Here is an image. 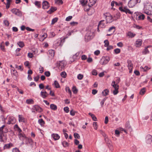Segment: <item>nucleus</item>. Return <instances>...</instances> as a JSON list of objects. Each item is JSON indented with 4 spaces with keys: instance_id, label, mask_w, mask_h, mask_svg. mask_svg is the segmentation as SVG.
Here are the masks:
<instances>
[{
    "instance_id": "1",
    "label": "nucleus",
    "mask_w": 152,
    "mask_h": 152,
    "mask_svg": "<svg viewBox=\"0 0 152 152\" xmlns=\"http://www.w3.org/2000/svg\"><path fill=\"white\" fill-rule=\"evenodd\" d=\"M144 10L145 13L147 15H152V5L149 2L145 4L144 8Z\"/></svg>"
},
{
    "instance_id": "2",
    "label": "nucleus",
    "mask_w": 152,
    "mask_h": 152,
    "mask_svg": "<svg viewBox=\"0 0 152 152\" xmlns=\"http://www.w3.org/2000/svg\"><path fill=\"white\" fill-rule=\"evenodd\" d=\"M103 17L106 20L107 23L112 22L113 20V17L109 13H106L103 14Z\"/></svg>"
},
{
    "instance_id": "3",
    "label": "nucleus",
    "mask_w": 152,
    "mask_h": 152,
    "mask_svg": "<svg viewBox=\"0 0 152 152\" xmlns=\"http://www.w3.org/2000/svg\"><path fill=\"white\" fill-rule=\"evenodd\" d=\"M5 126L3 125L0 127V139L1 142H4L6 140L5 137L3 135V130Z\"/></svg>"
},
{
    "instance_id": "4",
    "label": "nucleus",
    "mask_w": 152,
    "mask_h": 152,
    "mask_svg": "<svg viewBox=\"0 0 152 152\" xmlns=\"http://www.w3.org/2000/svg\"><path fill=\"white\" fill-rule=\"evenodd\" d=\"M111 86L115 89V90L113 91V94L114 95L117 94L118 93V89L119 88V86L117 84L115 83V81L112 82Z\"/></svg>"
},
{
    "instance_id": "5",
    "label": "nucleus",
    "mask_w": 152,
    "mask_h": 152,
    "mask_svg": "<svg viewBox=\"0 0 152 152\" xmlns=\"http://www.w3.org/2000/svg\"><path fill=\"white\" fill-rule=\"evenodd\" d=\"M110 58L109 56L103 57L100 61V63L101 64H106L110 61Z\"/></svg>"
},
{
    "instance_id": "6",
    "label": "nucleus",
    "mask_w": 152,
    "mask_h": 152,
    "mask_svg": "<svg viewBox=\"0 0 152 152\" xmlns=\"http://www.w3.org/2000/svg\"><path fill=\"white\" fill-rule=\"evenodd\" d=\"M140 2V0H130L128 3V6L130 7H133L137 3Z\"/></svg>"
},
{
    "instance_id": "7",
    "label": "nucleus",
    "mask_w": 152,
    "mask_h": 152,
    "mask_svg": "<svg viewBox=\"0 0 152 152\" xmlns=\"http://www.w3.org/2000/svg\"><path fill=\"white\" fill-rule=\"evenodd\" d=\"M18 137L20 139V140H22V143L23 144H24V140H28L29 141H31V140L25 136V135L23 134H18Z\"/></svg>"
},
{
    "instance_id": "8",
    "label": "nucleus",
    "mask_w": 152,
    "mask_h": 152,
    "mask_svg": "<svg viewBox=\"0 0 152 152\" xmlns=\"http://www.w3.org/2000/svg\"><path fill=\"white\" fill-rule=\"evenodd\" d=\"M32 112L33 113H35L36 111L38 112H41L42 111V108L39 106L37 105H35L33 106L31 109Z\"/></svg>"
},
{
    "instance_id": "9",
    "label": "nucleus",
    "mask_w": 152,
    "mask_h": 152,
    "mask_svg": "<svg viewBox=\"0 0 152 152\" xmlns=\"http://www.w3.org/2000/svg\"><path fill=\"white\" fill-rule=\"evenodd\" d=\"M119 10L121 12H125L126 14L129 13L132 14L133 12H131L130 10L128 9L127 7H125L123 8L122 7H120L119 8Z\"/></svg>"
},
{
    "instance_id": "10",
    "label": "nucleus",
    "mask_w": 152,
    "mask_h": 152,
    "mask_svg": "<svg viewBox=\"0 0 152 152\" xmlns=\"http://www.w3.org/2000/svg\"><path fill=\"white\" fill-rule=\"evenodd\" d=\"M12 12L15 14L16 15L18 16H21L22 15L21 12L19 11V10L17 9H13L11 10Z\"/></svg>"
},
{
    "instance_id": "11",
    "label": "nucleus",
    "mask_w": 152,
    "mask_h": 152,
    "mask_svg": "<svg viewBox=\"0 0 152 152\" xmlns=\"http://www.w3.org/2000/svg\"><path fill=\"white\" fill-rule=\"evenodd\" d=\"M15 123V118L13 116H10L9 118L8 121L7 122L8 124H14Z\"/></svg>"
},
{
    "instance_id": "12",
    "label": "nucleus",
    "mask_w": 152,
    "mask_h": 152,
    "mask_svg": "<svg viewBox=\"0 0 152 152\" xmlns=\"http://www.w3.org/2000/svg\"><path fill=\"white\" fill-rule=\"evenodd\" d=\"M152 141V136L150 135H147L146 137V142L148 144H150Z\"/></svg>"
},
{
    "instance_id": "13",
    "label": "nucleus",
    "mask_w": 152,
    "mask_h": 152,
    "mask_svg": "<svg viewBox=\"0 0 152 152\" xmlns=\"http://www.w3.org/2000/svg\"><path fill=\"white\" fill-rule=\"evenodd\" d=\"M42 8L44 9H48L49 7V3L46 1H43L42 3Z\"/></svg>"
},
{
    "instance_id": "14",
    "label": "nucleus",
    "mask_w": 152,
    "mask_h": 152,
    "mask_svg": "<svg viewBox=\"0 0 152 152\" xmlns=\"http://www.w3.org/2000/svg\"><path fill=\"white\" fill-rule=\"evenodd\" d=\"M104 21V20H101L99 22L98 25V28L97 29V31L98 32L99 31V27L102 28L105 27V24L103 22Z\"/></svg>"
},
{
    "instance_id": "15",
    "label": "nucleus",
    "mask_w": 152,
    "mask_h": 152,
    "mask_svg": "<svg viewBox=\"0 0 152 152\" xmlns=\"http://www.w3.org/2000/svg\"><path fill=\"white\" fill-rule=\"evenodd\" d=\"M151 46H148L147 47H145V49L142 51V53L143 54L145 55L149 53V51L148 49V48L151 47Z\"/></svg>"
},
{
    "instance_id": "16",
    "label": "nucleus",
    "mask_w": 152,
    "mask_h": 152,
    "mask_svg": "<svg viewBox=\"0 0 152 152\" xmlns=\"http://www.w3.org/2000/svg\"><path fill=\"white\" fill-rule=\"evenodd\" d=\"M52 137L55 140H58L60 137L59 136L56 134H52Z\"/></svg>"
},
{
    "instance_id": "17",
    "label": "nucleus",
    "mask_w": 152,
    "mask_h": 152,
    "mask_svg": "<svg viewBox=\"0 0 152 152\" xmlns=\"http://www.w3.org/2000/svg\"><path fill=\"white\" fill-rule=\"evenodd\" d=\"M145 15L144 14H141L137 16L136 19L138 20H143L145 18Z\"/></svg>"
},
{
    "instance_id": "18",
    "label": "nucleus",
    "mask_w": 152,
    "mask_h": 152,
    "mask_svg": "<svg viewBox=\"0 0 152 152\" xmlns=\"http://www.w3.org/2000/svg\"><path fill=\"white\" fill-rule=\"evenodd\" d=\"M142 44V40L141 39H139L136 41L135 45L136 47H139L141 46Z\"/></svg>"
},
{
    "instance_id": "19",
    "label": "nucleus",
    "mask_w": 152,
    "mask_h": 152,
    "mask_svg": "<svg viewBox=\"0 0 152 152\" xmlns=\"http://www.w3.org/2000/svg\"><path fill=\"white\" fill-rule=\"evenodd\" d=\"M41 96L43 98L46 97L48 95V94L45 91H41Z\"/></svg>"
},
{
    "instance_id": "20",
    "label": "nucleus",
    "mask_w": 152,
    "mask_h": 152,
    "mask_svg": "<svg viewBox=\"0 0 152 152\" xmlns=\"http://www.w3.org/2000/svg\"><path fill=\"white\" fill-rule=\"evenodd\" d=\"M63 40V42H64V39H63L62 40L60 38L59 39H58L57 44H56V45L58 46H60L61 47L62 45V44H61V43L62 42V41Z\"/></svg>"
},
{
    "instance_id": "21",
    "label": "nucleus",
    "mask_w": 152,
    "mask_h": 152,
    "mask_svg": "<svg viewBox=\"0 0 152 152\" xmlns=\"http://www.w3.org/2000/svg\"><path fill=\"white\" fill-rule=\"evenodd\" d=\"M96 0H89V2L88 4L89 6V7H91L94 5L95 4Z\"/></svg>"
},
{
    "instance_id": "22",
    "label": "nucleus",
    "mask_w": 152,
    "mask_h": 152,
    "mask_svg": "<svg viewBox=\"0 0 152 152\" xmlns=\"http://www.w3.org/2000/svg\"><path fill=\"white\" fill-rule=\"evenodd\" d=\"M109 91L107 89L104 90L102 92V94L104 96H106L108 95Z\"/></svg>"
},
{
    "instance_id": "23",
    "label": "nucleus",
    "mask_w": 152,
    "mask_h": 152,
    "mask_svg": "<svg viewBox=\"0 0 152 152\" xmlns=\"http://www.w3.org/2000/svg\"><path fill=\"white\" fill-rule=\"evenodd\" d=\"M50 108L52 110H56L57 109V106L53 104H51L50 105Z\"/></svg>"
},
{
    "instance_id": "24",
    "label": "nucleus",
    "mask_w": 152,
    "mask_h": 152,
    "mask_svg": "<svg viewBox=\"0 0 152 152\" xmlns=\"http://www.w3.org/2000/svg\"><path fill=\"white\" fill-rule=\"evenodd\" d=\"M19 122H24L25 118L22 115H19Z\"/></svg>"
},
{
    "instance_id": "25",
    "label": "nucleus",
    "mask_w": 152,
    "mask_h": 152,
    "mask_svg": "<svg viewBox=\"0 0 152 152\" xmlns=\"http://www.w3.org/2000/svg\"><path fill=\"white\" fill-rule=\"evenodd\" d=\"M88 114L91 116L92 119L94 121H97V120L96 117L95 116V115L94 114L91 113H88Z\"/></svg>"
},
{
    "instance_id": "26",
    "label": "nucleus",
    "mask_w": 152,
    "mask_h": 152,
    "mask_svg": "<svg viewBox=\"0 0 152 152\" xmlns=\"http://www.w3.org/2000/svg\"><path fill=\"white\" fill-rule=\"evenodd\" d=\"M128 67L129 69H131L132 68V62L130 61H128Z\"/></svg>"
},
{
    "instance_id": "27",
    "label": "nucleus",
    "mask_w": 152,
    "mask_h": 152,
    "mask_svg": "<svg viewBox=\"0 0 152 152\" xmlns=\"http://www.w3.org/2000/svg\"><path fill=\"white\" fill-rule=\"evenodd\" d=\"M127 35L130 37L132 38L135 36V34H133L130 31H129L128 32Z\"/></svg>"
},
{
    "instance_id": "28",
    "label": "nucleus",
    "mask_w": 152,
    "mask_h": 152,
    "mask_svg": "<svg viewBox=\"0 0 152 152\" xmlns=\"http://www.w3.org/2000/svg\"><path fill=\"white\" fill-rule=\"evenodd\" d=\"M11 73L12 75H13L14 76H15V77H17L18 75L17 71L15 70L14 69H12L11 71Z\"/></svg>"
},
{
    "instance_id": "29",
    "label": "nucleus",
    "mask_w": 152,
    "mask_h": 152,
    "mask_svg": "<svg viewBox=\"0 0 152 152\" xmlns=\"http://www.w3.org/2000/svg\"><path fill=\"white\" fill-rule=\"evenodd\" d=\"M38 122L41 126H44V124H45V121L42 119H39L38 120Z\"/></svg>"
},
{
    "instance_id": "30",
    "label": "nucleus",
    "mask_w": 152,
    "mask_h": 152,
    "mask_svg": "<svg viewBox=\"0 0 152 152\" xmlns=\"http://www.w3.org/2000/svg\"><path fill=\"white\" fill-rule=\"evenodd\" d=\"M108 31H111L113 33L115 31V27L114 26H112L109 29Z\"/></svg>"
},
{
    "instance_id": "31",
    "label": "nucleus",
    "mask_w": 152,
    "mask_h": 152,
    "mask_svg": "<svg viewBox=\"0 0 152 152\" xmlns=\"http://www.w3.org/2000/svg\"><path fill=\"white\" fill-rule=\"evenodd\" d=\"M140 68L141 69H143V71L144 72H146L147 70L150 69V68H149L147 66H145L144 68H143L142 66H140Z\"/></svg>"
},
{
    "instance_id": "32",
    "label": "nucleus",
    "mask_w": 152,
    "mask_h": 152,
    "mask_svg": "<svg viewBox=\"0 0 152 152\" xmlns=\"http://www.w3.org/2000/svg\"><path fill=\"white\" fill-rule=\"evenodd\" d=\"M56 10V8L51 7L50 10L48 11L47 12L49 13H51Z\"/></svg>"
},
{
    "instance_id": "33",
    "label": "nucleus",
    "mask_w": 152,
    "mask_h": 152,
    "mask_svg": "<svg viewBox=\"0 0 152 152\" xmlns=\"http://www.w3.org/2000/svg\"><path fill=\"white\" fill-rule=\"evenodd\" d=\"M26 102L28 104H31L34 103V101L31 99H29L26 100Z\"/></svg>"
},
{
    "instance_id": "34",
    "label": "nucleus",
    "mask_w": 152,
    "mask_h": 152,
    "mask_svg": "<svg viewBox=\"0 0 152 152\" xmlns=\"http://www.w3.org/2000/svg\"><path fill=\"white\" fill-rule=\"evenodd\" d=\"M17 44L20 48H23L24 46L23 42L22 41H20L18 42Z\"/></svg>"
},
{
    "instance_id": "35",
    "label": "nucleus",
    "mask_w": 152,
    "mask_h": 152,
    "mask_svg": "<svg viewBox=\"0 0 152 152\" xmlns=\"http://www.w3.org/2000/svg\"><path fill=\"white\" fill-rule=\"evenodd\" d=\"M12 144L11 143L5 144L4 147V149L9 148L10 147V145Z\"/></svg>"
},
{
    "instance_id": "36",
    "label": "nucleus",
    "mask_w": 152,
    "mask_h": 152,
    "mask_svg": "<svg viewBox=\"0 0 152 152\" xmlns=\"http://www.w3.org/2000/svg\"><path fill=\"white\" fill-rule=\"evenodd\" d=\"M85 0H80V3L83 6H84L88 2L87 1H86L85 2Z\"/></svg>"
},
{
    "instance_id": "37",
    "label": "nucleus",
    "mask_w": 152,
    "mask_h": 152,
    "mask_svg": "<svg viewBox=\"0 0 152 152\" xmlns=\"http://www.w3.org/2000/svg\"><path fill=\"white\" fill-rule=\"evenodd\" d=\"M4 42H2L0 45V48L1 50L4 52L5 51V50L4 48V46L2 44L4 43Z\"/></svg>"
},
{
    "instance_id": "38",
    "label": "nucleus",
    "mask_w": 152,
    "mask_h": 152,
    "mask_svg": "<svg viewBox=\"0 0 152 152\" xmlns=\"http://www.w3.org/2000/svg\"><path fill=\"white\" fill-rule=\"evenodd\" d=\"M145 92V88H143L141 90L140 92V94L141 95H143V94H144Z\"/></svg>"
},
{
    "instance_id": "39",
    "label": "nucleus",
    "mask_w": 152,
    "mask_h": 152,
    "mask_svg": "<svg viewBox=\"0 0 152 152\" xmlns=\"http://www.w3.org/2000/svg\"><path fill=\"white\" fill-rule=\"evenodd\" d=\"M61 76L64 78H66V74L65 72H61L60 74Z\"/></svg>"
},
{
    "instance_id": "40",
    "label": "nucleus",
    "mask_w": 152,
    "mask_h": 152,
    "mask_svg": "<svg viewBox=\"0 0 152 152\" xmlns=\"http://www.w3.org/2000/svg\"><path fill=\"white\" fill-rule=\"evenodd\" d=\"M54 85L55 87L57 88L60 87V86L58 82L56 81H55L54 83Z\"/></svg>"
},
{
    "instance_id": "41",
    "label": "nucleus",
    "mask_w": 152,
    "mask_h": 152,
    "mask_svg": "<svg viewBox=\"0 0 152 152\" xmlns=\"http://www.w3.org/2000/svg\"><path fill=\"white\" fill-rule=\"evenodd\" d=\"M58 20V18H55L53 19L52 21L51 24H54L55 23H56V22H57Z\"/></svg>"
},
{
    "instance_id": "42",
    "label": "nucleus",
    "mask_w": 152,
    "mask_h": 152,
    "mask_svg": "<svg viewBox=\"0 0 152 152\" xmlns=\"http://www.w3.org/2000/svg\"><path fill=\"white\" fill-rule=\"evenodd\" d=\"M114 52L116 54H117L120 53L121 50L120 49L117 48L114 50Z\"/></svg>"
},
{
    "instance_id": "43",
    "label": "nucleus",
    "mask_w": 152,
    "mask_h": 152,
    "mask_svg": "<svg viewBox=\"0 0 152 152\" xmlns=\"http://www.w3.org/2000/svg\"><path fill=\"white\" fill-rule=\"evenodd\" d=\"M35 4L37 6L38 8H40L41 7L40 3L39 2L36 1L35 2Z\"/></svg>"
},
{
    "instance_id": "44",
    "label": "nucleus",
    "mask_w": 152,
    "mask_h": 152,
    "mask_svg": "<svg viewBox=\"0 0 152 152\" xmlns=\"http://www.w3.org/2000/svg\"><path fill=\"white\" fill-rule=\"evenodd\" d=\"M74 136L75 138L80 139V135L77 133H75L74 134Z\"/></svg>"
},
{
    "instance_id": "45",
    "label": "nucleus",
    "mask_w": 152,
    "mask_h": 152,
    "mask_svg": "<svg viewBox=\"0 0 152 152\" xmlns=\"http://www.w3.org/2000/svg\"><path fill=\"white\" fill-rule=\"evenodd\" d=\"M55 2L59 4H62L63 3L62 0H55Z\"/></svg>"
},
{
    "instance_id": "46",
    "label": "nucleus",
    "mask_w": 152,
    "mask_h": 152,
    "mask_svg": "<svg viewBox=\"0 0 152 152\" xmlns=\"http://www.w3.org/2000/svg\"><path fill=\"white\" fill-rule=\"evenodd\" d=\"M15 67L16 68H17L18 70L22 71L23 69V68H22V66H18V65L16 64L15 65Z\"/></svg>"
},
{
    "instance_id": "47",
    "label": "nucleus",
    "mask_w": 152,
    "mask_h": 152,
    "mask_svg": "<svg viewBox=\"0 0 152 152\" xmlns=\"http://www.w3.org/2000/svg\"><path fill=\"white\" fill-rule=\"evenodd\" d=\"M72 91L74 93L76 94L77 92V90L75 86L72 87Z\"/></svg>"
},
{
    "instance_id": "48",
    "label": "nucleus",
    "mask_w": 152,
    "mask_h": 152,
    "mask_svg": "<svg viewBox=\"0 0 152 152\" xmlns=\"http://www.w3.org/2000/svg\"><path fill=\"white\" fill-rule=\"evenodd\" d=\"M83 75L81 74H79L77 76V78L78 79L81 80L83 79Z\"/></svg>"
},
{
    "instance_id": "49",
    "label": "nucleus",
    "mask_w": 152,
    "mask_h": 152,
    "mask_svg": "<svg viewBox=\"0 0 152 152\" xmlns=\"http://www.w3.org/2000/svg\"><path fill=\"white\" fill-rule=\"evenodd\" d=\"M104 46L105 47L108 46L109 45V42L107 40H106L104 41Z\"/></svg>"
},
{
    "instance_id": "50",
    "label": "nucleus",
    "mask_w": 152,
    "mask_h": 152,
    "mask_svg": "<svg viewBox=\"0 0 152 152\" xmlns=\"http://www.w3.org/2000/svg\"><path fill=\"white\" fill-rule=\"evenodd\" d=\"M76 113V111H74L73 110H70V113L71 115L73 116L75 115V113Z\"/></svg>"
},
{
    "instance_id": "51",
    "label": "nucleus",
    "mask_w": 152,
    "mask_h": 152,
    "mask_svg": "<svg viewBox=\"0 0 152 152\" xmlns=\"http://www.w3.org/2000/svg\"><path fill=\"white\" fill-rule=\"evenodd\" d=\"M62 145L64 147H66L68 145V143L65 141H64L62 142Z\"/></svg>"
},
{
    "instance_id": "52",
    "label": "nucleus",
    "mask_w": 152,
    "mask_h": 152,
    "mask_svg": "<svg viewBox=\"0 0 152 152\" xmlns=\"http://www.w3.org/2000/svg\"><path fill=\"white\" fill-rule=\"evenodd\" d=\"M4 23L5 26H8L9 25V23L8 21L5 20L4 21Z\"/></svg>"
},
{
    "instance_id": "53",
    "label": "nucleus",
    "mask_w": 152,
    "mask_h": 152,
    "mask_svg": "<svg viewBox=\"0 0 152 152\" xmlns=\"http://www.w3.org/2000/svg\"><path fill=\"white\" fill-rule=\"evenodd\" d=\"M64 110L66 113H68L69 111V107H64Z\"/></svg>"
},
{
    "instance_id": "54",
    "label": "nucleus",
    "mask_w": 152,
    "mask_h": 152,
    "mask_svg": "<svg viewBox=\"0 0 152 152\" xmlns=\"http://www.w3.org/2000/svg\"><path fill=\"white\" fill-rule=\"evenodd\" d=\"M93 126L94 127V129L96 130L97 129V123L96 122H94L93 124Z\"/></svg>"
},
{
    "instance_id": "55",
    "label": "nucleus",
    "mask_w": 152,
    "mask_h": 152,
    "mask_svg": "<svg viewBox=\"0 0 152 152\" xmlns=\"http://www.w3.org/2000/svg\"><path fill=\"white\" fill-rule=\"evenodd\" d=\"M72 17L71 16H69L68 17H67L66 19V21H70L72 18Z\"/></svg>"
},
{
    "instance_id": "56",
    "label": "nucleus",
    "mask_w": 152,
    "mask_h": 152,
    "mask_svg": "<svg viewBox=\"0 0 152 152\" xmlns=\"http://www.w3.org/2000/svg\"><path fill=\"white\" fill-rule=\"evenodd\" d=\"M92 74L93 75H96L97 74V71L95 70H93L92 72Z\"/></svg>"
},
{
    "instance_id": "57",
    "label": "nucleus",
    "mask_w": 152,
    "mask_h": 152,
    "mask_svg": "<svg viewBox=\"0 0 152 152\" xmlns=\"http://www.w3.org/2000/svg\"><path fill=\"white\" fill-rule=\"evenodd\" d=\"M45 75L47 77H49L50 75V73L49 71L45 72Z\"/></svg>"
},
{
    "instance_id": "58",
    "label": "nucleus",
    "mask_w": 152,
    "mask_h": 152,
    "mask_svg": "<svg viewBox=\"0 0 152 152\" xmlns=\"http://www.w3.org/2000/svg\"><path fill=\"white\" fill-rule=\"evenodd\" d=\"M39 72L41 73H42L44 71V68L41 66L39 68Z\"/></svg>"
},
{
    "instance_id": "59",
    "label": "nucleus",
    "mask_w": 152,
    "mask_h": 152,
    "mask_svg": "<svg viewBox=\"0 0 152 152\" xmlns=\"http://www.w3.org/2000/svg\"><path fill=\"white\" fill-rule=\"evenodd\" d=\"M77 24H78V23L77 22H74V21L72 22H71L70 23V25H72V26H75V25H77Z\"/></svg>"
},
{
    "instance_id": "60",
    "label": "nucleus",
    "mask_w": 152,
    "mask_h": 152,
    "mask_svg": "<svg viewBox=\"0 0 152 152\" xmlns=\"http://www.w3.org/2000/svg\"><path fill=\"white\" fill-rule=\"evenodd\" d=\"M26 29L27 30L29 31H34V29H31L29 27H27L26 28Z\"/></svg>"
},
{
    "instance_id": "61",
    "label": "nucleus",
    "mask_w": 152,
    "mask_h": 152,
    "mask_svg": "<svg viewBox=\"0 0 152 152\" xmlns=\"http://www.w3.org/2000/svg\"><path fill=\"white\" fill-rule=\"evenodd\" d=\"M117 46L120 47H122L123 46V44L121 42H119L117 44Z\"/></svg>"
},
{
    "instance_id": "62",
    "label": "nucleus",
    "mask_w": 152,
    "mask_h": 152,
    "mask_svg": "<svg viewBox=\"0 0 152 152\" xmlns=\"http://www.w3.org/2000/svg\"><path fill=\"white\" fill-rule=\"evenodd\" d=\"M108 122V117L107 116H106L105 117V121H104V123L107 124Z\"/></svg>"
},
{
    "instance_id": "63",
    "label": "nucleus",
    "mask_w": 152,
    "mask_h": 152,
    "mask_svg": "<svg viewBox=\"0 0 152 152\" xmlns=\"http://www.w3.org/2000/svg\"><path fill=\"white\" fill-rule=\"evenodd\" d=\"M12 152H19V150L17 148H14L12 149Z\"/></svg>"
},
{
    "instance_id": "64",
    "label": "nucleus",
    "mask_w": 152,
    "mask_h": 152,
    "mask_svg": "<svg viewBox=\"0 0 152 152\" xmlns=\"http://www.w3.org/2000/svg\"><path fill=\"white\" fill-rule=\"evenodd\" d=\"M87 56L85 55H83L81 56V59L83 60H85L87 59Z\"/></svg>"
}]
</instances>
